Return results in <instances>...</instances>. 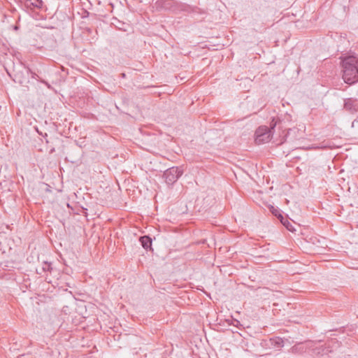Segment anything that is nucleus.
Segmentation results:
<instances>
[{
  "label": "nucleus",
  "instance_id": "f257e3e1",
  "mask_svg": "<svg viewBox=\"0 0 358 358\" xmlns=\"http://www.w3.org/2000/svg\"><path fill=\"white\" fill-rule=\"evenodd\" d=\"M343 78L345 83L352 85L358 81V58L354 55L342 59Z\"/></svg>",
  "mask_w": 358,
  "mask_h": 358
},
{
  "label": "nucleus",
  "instance_id": "f03ea898",
  "mask_svg": "<svg viewBox=\"0 0 358 358\" xmlns=\"http://www.w3.org/2000/svg\"><path fill=\"white\" fill-rule=\"evenodd\" d=\"M182 174V171L180 168L173 166L164 171L163 177L167 185H172L178 180Z\"/></svg>",
  "mask_w": 358,
  "mask_h": 358
},
{
  "label": "nucleus",
  "instance_id": "7ed1b4c3",
  "mask_svg": "<svg viewBox=\"0 0 358 358\" xmlns=\"http://www.w3.org/2000/svg\"><path fill=\"white\" fill-rule=\"evenodd\" d=\"M271 130L266 126L259 127L255 131V143L262 144L271 140Z\"/></svg>",
  "mask_w": 358,
  "mask_h": 358
},
{
  "label": "nucleus",
  "instance_id": "20e7f679",
  "mask_svg": "<svg viewBox=\"0 0 358 358\" xmlns=\"http://www.w3.org/2000/svg\"><path fill=\"white\" fill-rule=\"evenodd\" d=\"M344 108L350 113H355L358 110V101L355 99H347L345 100Z\"/></svg>",
  "mask_w": 358,
  "mask_h": 358
},
{
  "label": "nucleus",
  "instance_id": "39448f33",
  "mask_svg": "<svg viewBox=\"0 0 358 358\" xmlns=\"http://www.w3.org/2000/svg\"><path fill=\"white\" fill-rule=\"evenodd\" d=\"M270 343L273 348L280 349L284 346V340L280 337L270 338Z\"/></svg>",
  "mask_w": 358,
  "mask_h": 358
},
{
  "label": "nucleus",
  "instance_id": "423d86ee",
  "mask_svg": "<svg viewBox=\"0 0 358 358\" xmlns=\"http://www.w3.org/2000/svg\"><path fill=\"white\" fill-rule=\"evenodd\" d=\"M140 242L141 243V245L145 250H148V248H151L152 239L149 236H141L140 238Z\"/></svg>",
  "mask_w": 358,
  "mask_h": 358
},
{
  "label": "nucleus",
  "instance_id": "0eeeda50",
  "mask_svg": "<svg viewBox=\"0 0 358 358\" xmlns=\"http://www.w3.org/2000/svg\"><path fill=\"white\" fill-rule=\"evenodd\" d=\"M271 212L272 213L273 215L276 216L278 219L283 220V217L280 214V211L278 209L275 208L273 206H271Z\"/></svg>",
  "mask_w": 358,
  "mask_h": 358
},
{
  "label": "nucleus",
  "instance_id": "6e6552de",
  "mask_svg": "<svg viewBox=\"0 0 358 358\" xmlns=\"http://www.w3.org/2000/svg\"><path fill=\"white\" fill-rule=\"evenodd\" d=\"M43 270L44 271H49L51 273L53 271V268L52 267V265L50 263L44 262L43 266Z\"/></svg>",
  "mask_w": 358,
  "mask_h": 358
},
{
  "label": "nucleus",
  "instance_id": "1a4fd4ad",
  "mask_svg": "<svg viewBox=\"0 0 358 358\" xmlns=\"http://www.w3.org/2000/svg\"><path fill=\"white\" fill-rule=\"evenodd\" d=\"M280 222H282V224H283L284 226L286 227V228L288 229V230H292V224L287 221L286 220L285 222H283V220H280Z\"/></svg>",
  "mask_w": 358,
  "mask_h": 358
},
{
  "label": "nucleus",
  "instance_id": "9d476101",
  "mask_svg": "<svg viewBox=\"0 0 358 358\" xmlns=\"http://www.w3.org/2000/svg\"><path fill=\"white\" fill-rule=\"evenodd\" d=\"M161 3H162V1H157V4H161Z\"/></svg>",
  "mask_w": 358,
  "mask_h": 358
},
{
  "label": "nucleus",
  "instance_id": "9b49d317",
  "mask_svg": "<svg viewBox=\"0 0 358 358\" xmlns=\"http://www.w3.org/2000/svg\"><path fill=\"white\" fill-rule=\"evenodd\" d=\"M275 127V124H273V127H271V129H273V127Z\"/></svg>",
  "mask_w": 358,
  "mask_h": 358
},
{
  "label": "nucleus",
  "instance_id": "f8f14e48",
  "mask_svg": "<svg viewBox=\"0 0 358 358\" xmlns=\"http://www.w3.org/2000/svg\"><path fill=\"white\" fill-rule=\"evenodd\" d=\"M275 127V124H273V127H271V129H273V127Z\"/></svg>",
  "mask_w": 358,
  "mask_h": 358
},
{
  "label": "nucleus",
  "instance_id": "ddd939ff",
  "mask_svg": "<svg viewBox=\"0 0 358 358\" xmlns=\"http://www.w3.org/2000/svg\"><path fill=\"white\" fill-rule=\"evenodd\" d=\"M275 127V124H273V127H271V129H273V127Z\"/></svg>",
  "mask_w": 358,
  "mask_h": 358
}]
</instances>
